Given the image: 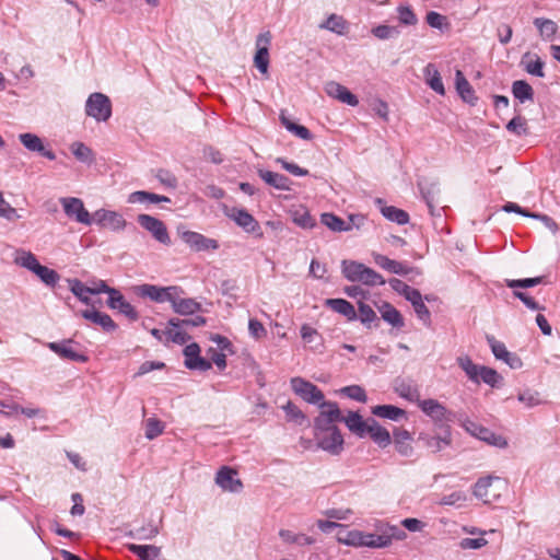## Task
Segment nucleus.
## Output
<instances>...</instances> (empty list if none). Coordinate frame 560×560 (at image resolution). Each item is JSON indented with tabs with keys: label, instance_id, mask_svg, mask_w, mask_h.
<instances>
[{
	"label": "nucleus",
	"instance_id": "obj_37",
	"mask_svg": "<svg viewBox=\"0 0 560 560\" xmlns=\"http://www.w3.org/2000/svg\"><path fill=\"white\" fill-rule=\"evenodd\" d=\"M342 421L352 433L357 434L359 438H364L368 420H363L358 412L350 411L346 418L342 417Z\"/></svg>",
	"mask_w": 560,
	"mask_h": 560
},
{
	"label": "nucleus",
	"instance_id": "obj_2",
	"mask_svg": "<svg viewBox=\"0 0 560 560\" xmlns=\"http://www.w3.org/2000/svg\"><path fill=\"white\" fill-rule=\"evenodd\" d=\"M85 114L96 121H107L112 116V103L107 95L95 92L85 102Z\"/></svg>",
	"mask_w": 560,
	"mask_h": 560
},
{
	"label": "nucleus",
	"instance_id": "obj_5",
	"mask_svg": "<svg viewBox=\"0 0 560 560\" xmlns=\"http://www.w3.org/2000/svg\"><path fill=\"white\" fill-rule=\"evenodd\" d=\"M137 222L139 225L151 233L154 240L160 242L163 245L171 244V237L167 231L166 225L160 219L152 217L150 214H139L137 217Z\"/></svg>",
	"mask_w": 560,
	"mask_h": 560
},
{
	"label": "nucleus",
	"instance_id": "obj_20",
	"mask_svg": "<svg viewBox=\"0 0 560 560\" xmlns=\"http://www.w3.org/2000/svg\"><path fill=\"white\" fill-rule=\"evenodd\" d=\"M19 139L28 151L37 152L50 161H54L56 159V154L51 150H47L44 147L43 141L38 136L25 132L21 133L19 136Z\"/></svg>",
	"mask_w": 560,
	"mask_h": 560
},
{
	"label": "nucleus",
	"instance_id": "obj_13",
	"mask_svg": "<svg viewBox=\"0 0 560 560\" xmlns=\"http://www.w3.org/2000/svg\"><path fill=\"white\" fill-rule=\"evenodd\" d=\"M185 366L189 370L208 371L211 369V362L200 357V347L192 342L184 349Z\"/></svg>",
	"mask_w": 560,
	"mask_h": 560
},
{
	"label": "nucleus",
	"instance_id": "obj_4",
	"mask_svg": "<svg viewBox=\"0 0 560 560\" xmlns=\"http://www.w3.org/2000/svg\"><path fill=\"white\" fill-rule=\"evenodd\" d=\"M59 201L69 219L84 225H91L93 223V214L85 209L84 203L80 198L62 197Z\"/></svg>",
	"mask_w": 560,
	"mask_h": 560
},
{
	"label": "nucleus",
	"instance_id": "obj_58",
	"mask_svg": "<svg viewBox=\"0 0 560 560\" xmlns=\"http://www.w3.org/2000/svg\"><path fill=\"white\" fill-rule=\"evenodd\" d=\"M398 20L402 25L412 26L418 23V18L409 5L397 8Z\"/></svg>",
	"mask_w": 560,
	"mask_h": 560
},
{
	"label": "nucleus",
	"instance_id": "obj_9",
	"mask_svg": "<svg viewBox=\"0 0 560 560\" xmlns=\"http://www.w3.org/2000/svg\"><path fill=\"white\" fill-rule=\"evenodd\" d=\"M421 411L430 417L435 423L443 424L450 422L454 418V412L448 410L444 405L439 402L436 399H424L419 401L418 406Z\"/></svg>",
	"mask_w": 560,
	"mask_h": 560
},
{
	"label": "nucleus",
	"instance_id": "obj_34",
	"mask_svg": "<svg viewBox=\"0 0 560 560\" xmlns=\"http://www.w3.org/2000/svg\"><path fill=\"white\" fill-rule=\"evenodd\" d=\"M372 413L376 417L398 421L406 416V411L394 405H377L372 408Z\"/></svg>",
	"mask_w": 560,
	"mask_h": 560
},
{
	"label": "nucleus",
	"instance_id": "obj_54",
	"mask_svg": "<svg viewBox=\"0 0 560 560\" xmlns=\"http://www.w3.org/2000/svg\"><path fill=\"white\" fill-rule=\"evenodd\" d=\"M420 190L430 212L433 214L434 203L438 202V195L440 192L439 185L436 183H432L429 186H422L420 184Z\"/></svg>",
	"mask_w": 560,
	"mask_h": 560
},
{
	"label": "nucleus",
	"instance_id": "obj_31",
	"mask_svg": "<svg viewBox=\"0 0 560 560\" xmlns=\"http://www.w3.org/2000/svg\"><path fill=\"white\" fill-rule=\"evenodd\" d=\"M129 203H159V202H171V199L166 196L158 195L145 190H137L128 196Z\"/></svg>",
	"mask_w": 560,
	"mask_h": 560
},
{
	"label": "nucleus",
	"instance_id": "obj_14",
	"mask_svg": "<svg viewBox=\"0 0 560 560\" xmlns=\"http://www.w3.org/2000/svg\"><path fill=\"white\" fill-rule=\"evenodd\" d=\"M493 481L500 482L499 477L487 476L479 478L474 486V495L481 500L483 503H491L499 498V493L492 489Z\"/></svg>",
	"mask_w": 560,
	"mask_h": 560
},
{
	"label": "nucleus",
	"instance_id": "obj_59",
	"mask_svg": "<svg viewBox=\"0 0 560 560\" xmlns=\"http://www.w3.org/2000/svg\"><path fill=\"white\" fill-rule=\"evenodd\" d=\"M340 393L347 396L350 399L357 400L359 402H365L368 400V396L365 390L359 385H350L342 387Z\"/></svg>",
	"mask_w": 560,
	"mask_h": 560
},
{
	"label": "nucleus",
	"instance_id": "obj_21",
	"mask_svg": "<svg viewBox=\"0 0 560 560\" xmlns=\"http://www.w3.org/2000/svg\"><path fill=\"white\" fill-rule=\"evenodd\" d=\"M368 434L380 447H386L392 442L389 432L373 418L368 419L364 436Z\"/></svg>",
	"mask_w": 560,
	"mask_h": 560
},
{
	"label": "nucleus",
	"instance_id": "obj_11",
	"mask_svg": "<svg viewBox=\"0 0 560 560\" xmlns=\"http://www.w3.org/2000/svg\"><path fill=\"white\" fill-rule=\"evenodd\" d=\"M228 217L233 220L245 232L261 236L258 221L245 209L232 208Z\"/></svg>",
	"mask_w": 560,
	"mask_h": 560
},
{
	"label": "nucleus",
	"instance_id": "obj_53",
	"mask_svg": "<svg viewBox=\"0 0 560 560\" xmlns=\"http://www.w3.org/2000/svg\"><path fill=\"white\" fill-rule=\"evenodd\" d=\"M419 440L422 441L424 445L432 452H440L445 445H448L451 442L450 434L443 438L420 434Z\"/></svg>",
	"mask_w": 560,
	"mask_h": 560
},
{
	"label": "nucleus",
	"instance_id": "obj_22",
	"mask_svg": "<svg viewBox=\"0 0 560 560\" xmlns=\"http://www.w3.org/2000/svg\"><path fill=\"white\" fill-rule=\"evenodd\" d=\"M258 175L266 184H268L269 186H271L278 190H284V191L291 190V186H292L293 182L288 176H285L283 174L271 172V171H266V170H259Z\"/></svg>",
	"mask_w": 560,
	"mask_h": 560
},
{
	"label": "nucleus",
	"instance_id": "obj_39",
	"mask_svg": "<svg viewBox=\"0 0 560 560\" xmlns=\"http://www.w3.org/2000/svg\"><path fill=\"white\" fill-rule=\"evenodd\" d=\"M512 93L521 103L534 100V90L532 85L524 80H516L513 82Z\"/></svg>",
	"mask_w": 560,
	"mask_h": 560
},
{
	"label": "nucleus",
	"instance_id": "obj_12",
	"mask_svg": "<svg viewBox=\"0 0 560 560\" xmlns=\"http://www.w3.org/2000/svg\"><path fill=\"white\" fill-rule=\"evenodd\" d=\"M182 240L196 252L215 250L219 248L217 240L206 237L198 232L186 231L182 234Z\"/></svg>",
	"mask_w": 560,
	"mask_h": 560
},
{
	"label": "nucleus",
	"instance_id": "obj_33",
	"mask_svg": "<svg viewBox=\"0 0 560 560\" xmlns=\"http://www.w3.org/2000/svg\"><path fill=\"white\" fill-rule=\"evenodd\" d=\"M129 550L141 560H161V548L153 545H129Z\"/></svg>",
	"mask_w": 560,
	"mask_h": 560
},
{
	"label": "nucleus",
	"instance_id": "obj_55",
	"mask_svg": "<svg viewBox=\"0 0 560 560\" xmlns=\"http://www.w3.org/2000/svg\"><path fill=\"white\" fill-rule=\"evenodd\" d=\"M371 32L376 38L382 40L396 38L400 35V30L392 25H378L373 27Z\"/></svg>",
	"mask_w": 560,
	"mask_h": 560
},
{
	"label": "nucleus",
	"instance_id": "obj_30",
	"mask_svg": "<svg viewBox=\"0 0 560 560\" xmlns=\"http://www.w3.org/2000/svg\"><path fill=\"white\" fill-rule=\"evenodd\" d=\"M466 429L474 436L478 438L481 441H485L491 445H501L500 441L502 440V438L495 435L492 431L485 427H481L475 422H468Z\"/></svg>",
	"mask_w": 560,
	"mask_h": 560
},
{
	"label": "nucleus",
	"instance_id": "obj_15",
	"mask_svg": "<svg viewBox=\"0 0 560 560\" xmlns=\"http://www.w3.org/2000/svg\"><path fill=\"white\" fill-rule=\"evenodd\" d=\"M107 306L112 310H117L131 322H136L139 318V314L136 308L126 301L125 296L117 289L113 291L110 296H108Z\"/></svg>",
	"mask_w": 560,
	"mask_h": 560
},
{
	"label": "nucleus",
	"instance_id": "obj_6",
	"mask_svg": "<svg viewBox=\"0 0 560 560\" xmlns=\"http://www.w3.org/2000/svg\"><path fill=\"white\" fill-rule=\"evenodd\" d=\"M290 383L292 390L308 404L319 405L324 400L323 392L313 383L302 377H293Z\"/></svg>",
	"mask_w": 560,
	"mask_h": 560
},
{
	"label": "nucleus",
	"instance_id": "obj_44",
	"mask_svg": "<svg viewBox=\"0 0 560 560\" xmlns=\"http://www.w3.org/2000/svg\"><path fill=\"white\" fill-rule=\"evenodd\" d=\"M534 25L538 28L540 36L546 40L552 39L558 31L556 22L549 19L536 18Z\"/></svg>",
	"mask_w": 560,
	"mask_h": 560
},
{
	"label": "nucleus",
	"instance_id": "obj_63",
	"mask_svg": "<svg viewBox=\"0 0 560 560\" xmlns=\"http://www.w3.org/2000/svg\"><path fill=\"white\" fill-rule=\"evenodd\" d=\"M506 129H508V131H510L516 136L526 135L527 133L526 119L521 116H516L508 122Z\"/></svg>",
	"mask_w": 560,
	"mask_h": 560
},
{
	"label": "nucleus",
	"instance_id": "obj_17",
	"mask_svg": "<svg viewBox=\"0 0 560 560\" xmlns=\"http://www.w3.org/2000/svg\"><path fill=\"white\" fill-rule=\"evenodd\" d=\"M328 434L318 438V446L330 453L331 455H338L342 451L343 438L337 427H331L329 430H325Z\"/></svg>",
	"mask_w": 560,
	"mask_h": 560
},
{
	"label": "nucleus",
	"instance_id": "obj_24",
	"mask_svg": "<svg viewBox=\"0 0 560 560\" xmlns=\"http://www.w3.org/2000/svg\"><path fill=\"white\" fill-rule=\"evenodd\" d=\"M375 203L380 207L381 213L389 221L395 222L399 225H405L409 222V214L394 206H386L381 198L375 200Z\"/></svg>",
	"mask_w": 560,
	"mask_h": 560
},
{
	"label": "nucleus",
	"instance_id": "obj_25",
	"mask_svg": "<svg viewBox=\"0 0 560 560\" xmlns=\"http://www.w3.org/2000/svg\"><path fill=\"white\" fill-rule=\"evenodd\" d=\"M180 293H174L171 300L173 311L179 315H192L201 307L194 299H180Z\"/></svg>",
	"mask_w": 560,
	"mask_h": 560
},
{
	"label": "nucleus",
	"instance_id": "obj_26",
	"mask_svg": "<svg viewBox=\"0 0 560 560\" xmlns=\"http://www.w3.org/2000/svg\"><path fill=\"white\" fill-rule=\"evenodd\" d=\"M521 65L523 66L524 70L532 75L544 78V66L545 62L541 60V58L536 54L525 52L522 56Z\"/></svg>",
	"mask_w": 560,
	"mask_h": 560
},
{
	"label": "nucleus",
	"instance_id": "obj_42",
	"mask_svg": "<svg viewBox=\"0 0 560 560\" xmlns=\"http://www.w3.org/2000/svg\"><path fill=\"white\" fill-rule=\"evenodd\" d=\"M279 536L285 544H296L299 546L313 545L315 539L305 534H295L289 529H280Z\"/></svg>",
	"mask_w": 560,
	"mask_h": 560
},
{
	"label": "nucleus",
	"instance_id": "obj_16",
	"mask_svg": "<svg viewBox=\"0 0 560 560\" xmlns=\"http://www.w3.org/2000/svg\"><path fill=\"white\" fill-rule=\"evenodd\" d=\"M235 476L236 471L234 469L223 466L217 472L215 482L224 491L240 492L243 483Z\"/></svg>",
	"mask_w": 560,
	"mask_h": 560
},
{
	"label": "nucleus",
	"instance_id": "obj_45",
	"mask_svg": "<svg viewBox=\"0 0 560 560\" xmlns=\"http://www.w3.org/2000/svg\"><path fill=\"white\" fill-rule=\"evenodd\" d=\"M319 28L328 30L338 35H343L347 30V22L342 16L332 13L319 25Z\"/></svg>",
	"mask_w": 560,
	"mask_h": 560
},
{
	"label": "nucleus",
	"instance_id": "obj_49",
	"mask_svg": "<svg viewBox=\"0 0 560 560\" xmlns=\"http://www.w3.org/2000/svg\"><path fill=\"white\" fill-rule=\"evenodd\" d=\"M293 222L302 229H312L316 221L305 208H299L292 212Z\"/></svg>",
	"mask_w": 560,
	"mask_h": 560
},
{
	"label": "nucleus",
	"instance_id": "obj_51",
	"mask_svg": "<svg viewBox=\"0 0 560 560\" xmlns=\"http://www.w3.org/2000/svg\"><path fill=\"white\" fill-rule=\"evenodd\" d=\"M33 273H35L40 281L48 287H55L60 279V276L56 270L43 265H40Z\"/></svg>",
	"mask_w": 560,
	"mask_h": 560
},
{
	"label": "nucleus",
	"instance_id": "obj_41",
	"mask_svg": "<svg viewBox=\"0 0 560 560\" xmlns=\"http://www.w3.org/2000/svg\"><path fill=\"white\" fill-rule=\"evenodd\" d=\"M280 121L288 131L294 133L300 139H303V140H312L313 139V135L306 127L293 122L283 113H281V115H280Z\"/></svg>",
	"mask_w": 560,
	"mask_h": 560
},
{
	"label": "nucleus",
	"instance_id": "obj_38",
	"mask_svg": "<svg viewBox=\"0 0 560 560\" xmlns=\"http://www.w3.org/2000/svg\"><path fill=\"white\" fill-rule=\"evenodd\" d=\"M363 264L354 260H342L341 271L343 277L351 282H360L362 277Z\"/></svg>",
	"mask_w": 560,
	"mask_h": 560
},
{
	"label": "nucleus",
	"instance_id": "obj_32",
	"mask_svg": "<svg viewBox=\"0 0 560 560\" xmlns=\"http://www.w3.org/2000/svg\"><path fill=\"white\" fill-rule=\"evenodd\" d=\"M427 84L438 94L444 95L445 89L442 78L434 65L429 63L423 70Z\"/></svg>",
	"mask_w": 560,
	"mask_h": 560
},
{
	"label": "nucleus",
	"instance_id": "obj_29",
	"mask_svg": "<svg viewBox=\"0 0 560 560\" xmlns=\"http://www.w3.org/2000/svg\"><path fill=\"white\" fill-rule=\"evenodd\" d=\"M455 80H456V90H457L458 94L460 95V97L465 102L474 105L477 101L475 91L471 88L468 80L464 77V74L460 70L456 71Z\"/></svg>",
	"mask_w": 560,
	"mask_h": 560
},
{
	"label": "nucleus",
	"instance_id": "obj_61",
	"mask_svg": "<svg viewBox=\"0 0 560 560\" xmlns=\"http://www.w3.org/2000/svg\"><path fill=\"white\" fill-rule=\"evenodd\" d=\"M518 401L524 404L526 407L532 408L541 404L539 393L536 390L526 389L521 392L517 396Z\"/></svg>",
	"mask_w": 560,
	"mask_h": 560
},
{
	"label": "nucleus",
	"instance_id": "obj_1",
	"mask_svg": "<svg viewBox=\"0 0 560 560\" xmlns=\"http://www.w3.org/2000/svg\"><path fill=\"white\" fill-rule=\"evenodd\" d=\"M339 542L354 547L384 548L388 541L387 537H377V534L363 533L360 530H348L347 526L341 525L337 533Z\"/></svg>",
	"mask_w": 560,
	"mask_h": 560
},
{
	"label": "nucleus",
	"instance_id": "obj_23",
	"mask_svg": "<svg viewBox=\"0 0 560 560\" xmlns=\"http://www.w3.org/2000/svg\"><path fill=\"white\" fill-rule=\"evenodd\" d=\"M81 316L84 319L90 320L93 324L101 326L103 328V330L106 332H112V331L116 330V328H117V325L115 324V322L112 319V317L108 314L98 312L96 310H84L81 312Z\"/></svg>",
	"mask_w": 560,
	"mask_h": 560
},
{
	"label": "nucleus",
	"instance_id": "obj_46",
	"mask_svg": "<svg viewBox=\"0 0 560 560\" xmlns=\"http://www.w3.org/2000/svg\"><path fill=\"white\" fill-rule=\"evenodd\" d=\"M70 150L78 161L86 164H92L94 162L93 151L83 142H73L70 145Z\"/></svg>",
	"mask_w": 560,
	"mask_h": 560
},
{
	"label": "nucleus",
	"instance_id": "obj_43",
	"mask_svg": "<svg viewBox=\"0 0 560 560\" xmlns=\"http://www.w3.org/2000/svg\"><path fill=\"white\" fill-rule=\"evenodd\" d=\"M320 222L334 232L349 231V223L334 213L325 212L320 215Z\"/></svg>",
	"mask_w": 560,
	"mask_h": 560
},
{
	"label": "nucleus",
	"instance_id": "obj_64",
	"mask_svg": "<svg viewBox=\"0 0 560 560\" xmlns=\"http://www.w3.org/2000/svg\"><path fill=\"white\" fill-rule=\"evenodd\" d=\"M487 342L490 346L495 359L502 360L505 355H508L509 350L506 349L505 345L501 341H498L493 336L488 335Z\"/></svg>",
	"mask_w": 560,
	"mask_h": 560
},
{
	"label": "nucleus",
	"instance_id": "obj_35",
	"mask_svg": "<svg viewBox=\"0 0 560 560\" xmlns=\"http://www.w3.org/2000/svg\"><path fill=\"white\" fill-rule=\"evenodd\" d=\"M14 264L30 270L31 272H34L40 266L36 256L32 252L25 249H18L15 252Z\"/></svg>",
	"mask_w": 560,
	"mask_h": 560
},
{
	"label": "nucleus",
	"instance_id": "obj_40",
	"mask_svg": "<svg viewBox=\"0 0 560 560\" xmlns=\"http://www.w3.org/2000/svg\"><path fill=\"white\" fill-rule=\"evenodd\" d=\"M457 364L471 382L479 384V373L482 365L475 364L468 355L458 357Z\"/></svg>",
	"mask_w": 560,
	"mask_h": 560
},
{
	"label": "nucleus",
	"instance_id": "obj_36",
	"mask_svg": "<svg viewBox=\"0 0 560 560\" xmlns=\"http://www.w3.org/2000/svg\"><path fill=\"white\" fill-rule=\"evenodd\" d=\"M378 311L382 318L390 324L393 327L401 328L404 326V319L399 311H397L392 304L384 302Z\"/></svg>",
	"mask_w": 560,
	"mask_h": 560
},
{
	"label": "nucleus",
	"instance_id": "obj_3",
	"mask_svg": "<svg viewBox=\"0 0 560 560\" xmlns=\"http://www.w3.org/2000/svg\"><path fill=\"white\" fill-rule=\"evenodd\" d=\"M133 291L138 296L150 299L156 303L171 302L174 293H183L182 289L176 285L159 287L148 283L136 285Z\"/></svg>",
	"mask_w": 560,
	"mask_h": 560
},
{
	"label": "nucleus",
	"instance_id": "obj_60",
	"mask_svg": "<svg viewBox=\"0 0 560 560\" xmlns=\"http://www.w3.org/2000/svg\"><path fill=\"white\" fill-rule=\"evenodd\" d=\"M164 430V424L156 418H149L145 421V438L148 440H153L161 435Z\"/></svg>",
	"mask_w": 560,
	"mask_h": 560
},
{
	"label": "nucleus",
	"instance_id": "obj_57",
	"mask_svg": "<svg viewBox=\"0 0 560 560\" xmlns=\"http://www.w3.org/2000/svg\"><path fill=\"white\" fill-rule=\"evenodd\" d=\"M207 319L203 316H195L194 318L188 319H179V318H171L168 320V326L172 328H182V327H199L206 325Z\"/></svg>",
	"mask_w": 560,
	"mask_h": 560
},
{
	"label": "nucleus",
	"instance_id": "obj_28",
	"mask_svg": "<svg viewBox=\"0 0 560 560\" xmlns=\"http://www.w3.org/2000/svg\"><path fill=\"white\" fill-rule=\"evenodd\" d=\"M412 436L411 434L404 429H397L394 431V444L396 451L401 455L409 457L413 453V447L411 445Z\"/></svg>",
	"mask_w": 560,
	"mask_h": 560
},
{
	"label": "nucleus",
	"instance_id": "obj_19",
	"mask_svg": "<svg viewBox=\"0 0 560 560\" xmlns=\"http://www.w3.org/2000/svg\"><path fill=\"white\" fill-rule=\"evenodd\" d=\"M71 343L72 340L67 339L61 342H48L47 347L62 359L71 360L74 362H86L88 357L74 351L71 348Z\"/></svg>",
	"mask_w": 560,
	"mask_h": 560
},
{
	"label": "nucleus",
	"instance_id": "obj_7",
	"mask_svg": "<svg viewBox=\"0 0 560 560\" xmlns=\"http://www.w3.org/2000/svg\"><path fill=\"white\" fill-rule=\"evenodd\" d=\"M318 406L322 410L314 422L316 430H329L332 423L342 421V415L337 402L323 400Z\"/></svg>",
	"mask_w": 560,
	"mask_h": 560
},
{
	"label": "nucleus",
	"instance_id": "obj_10",
	"mask_svg": "<svg viewBox=\"0 0 560 560\" xmlns=\"http://www.w3.org/2000/svg\"><path fill=\"white\" fill-rule=\"evenodd\" d=\"M271 42V34L269 31L261 33L256 38L257 51L254 57V65L260 71L266 74L269 67V48Z\"/></svg>",
	"mask_w": 560,
	"mask_h": 560
},
{
	"label": "nucleus",
	"instance_id": "obj_56",
	"mask_svg": "<svg viewBox=\"0 0 560 560\" xmlns=\"http://www.w3.org/2000/svg\"><path fill=\"white\" fill-rule=\"evenodd\" d=\"M466 501H467V495L464 491H454L450 494L443 495L440 499L439 504L460 508L465 504Z\"/></svg>",
	"mask_w": 560,
	"mask_h": 560
},
{
	"label": "nucleus",
	"instance_id": "obj_27",
	"mask_svg": "<svg viewBox=\"0 0 560 560\" xmlns=\"http://www.w3.org/2000/svg\"><path fill=\"white\" fill-rule=\"evenodd\" d=\"M325 306L343 315L348 320L358 319V313L355 312L354 306L345 299H327L325 301Z\"/></svg>",
	"mask_w": 560,
	"mask_h": 560
},
{
	"label": "nucleus",
	"instance_id": "obj_50",
	"mask_svg": "<svg viewBox=\"0 0 560 560\" xmlns=\"http://www.w3.org/2000/svg\"><path fill=\"white\" fill-rule=\"evenodd\" d=\"M385 279L383 276L378 272H376L374 269L366 267L363 264V270H362V277L360 280V283L369 285V287H375V285H383L385 284Z\"/></svg>",
	"mask_w": 560,
	"mask_h": 560
},
{
	"label": "nucleus",
	"instance_id": "obj_48",
	"mask_svg": "<svg viewBox=\"0 0 560 560\" xmlns=\"http://www.w3.org/2000/svg\"><path fill=\"white\" fill-rule=\"evenodd\" d=\"M481 381L491 387H500L503 377L494 369L482 365L479 373V383Z\"/></svg>",
	"mask_w": 560,
	"mask_h": 560
},
{
	"label": "nucleus",
	"instance_id": "obj_8",
	"mask_svg": "<svg viewBox=\"0 0 560 560\" xmlns=\"http://www.w3.org/2000/svg\"><path fill=\"white\" fill-rule=\"evenodd\" d=\"M93 223H96L98 226L103 229H109L114 232H119L125 230L127 226V221L117 211L98 209L93 213Z\"/></svg>",
	"mask_w": 560,
	"mask_h": 560
},
{
	"label": "nucleus",
	"instance_id": "obj_18",
	"mask_svg": "<svg viewBox=\"0 0 560 560\" xmlns=\"http://www.w3.org/2000/svg\"><path fill=\"white\" fill-rule=\"evenodd\" d=\"M372 256H373L374 262L378 267H381L382 269H384L388 272L399 275V276H406L409 272L413 271L412 267H409V266L405 265L404 262L390 259L385 255H382L378 253H373Z\"/></svg>",
	"mask_w": 560,
	"mask_h": 560
},
{
	"label": "nucleus",
	"instance_id": "obj_62",
	"mask_svg": "<svg viewBox=\"0 0 560 560\" xmlns=\"http://www.w3.org/2000/svg\"><path fill=\"white\" fill-rule=\"evenodd\" d=\"M358 318L363 325L370 326V324L377 319L376 313L373 311V308L363 303L359 302V314Z\"/></svg>",
	"mask_w": 560,
	"mask_h": 560
},
{
	"label": "nucleus",
	"instance_id": "obj_47",
	"mask_svg": "<svg viewBox=\"0 0 560 560\" xmlns=\"http://www.w3.org/2000/svg\"><path fill=\"white\" fill-rule=\"evenodd\" d=\"M70 291L84 304L92 305L91 289L78 279L69 280Z\"/></svg>",
	"mask_w": 560,
	"mask_h": 560
},
{
	"label": "nucleus",
	"instance_id": "obj_52",
	"mask_svg": "<svg viewBox=\"0 0 560 560\" xmlns=\"http://www.w3.org/2000/svg\"><path fill=\"white\" fill-rule=\"evenodd\" d=\"M396 393L412 402H417L419 405V401H422L420 399V393L417 387L412 386L411 384L401 382L398 384L395 388Z\"/></svg>",
	"mask_w": 560,
	"mask_h": 560
}]
</instances>
